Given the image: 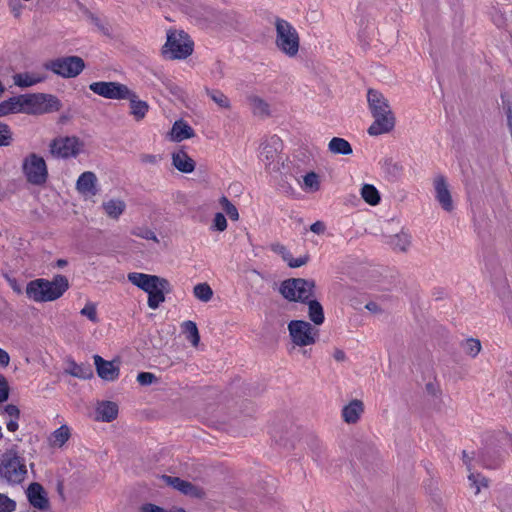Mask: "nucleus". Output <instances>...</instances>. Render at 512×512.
Returning a JSON list of instances; mask_svg holds the SVG:
<instances>
[{
	"label": "nucleus",
	"mask_w": 512,
	"mask_h": 512,
	"mask_svg": "<svg viewBox=\"0 0 512 512\" xmlns=\"http://www.w3.org/2000/svg\"><path fill=\"white\" fill-rule=\"evenodd\" d=\"M247 101L255 116L266 117L270 114L269 104L259 96L251 95Z\"/></svg>",
	"instance_id": "29"
},
{
	"label": "nucleus",
	"mask_w": 512,
	"mask_h": 512,
	"mask_svg": "<svg viewBox=\"0 0 512 512\" xmlns=\"http://www.w3.org/2000/svg\"><path fill=\"white\" fill-rule=\"evenodd\" d=\"M309 308V318L315 325H321L324 320V311L322 305L316 301L315 299H309L308 301Z\"/></svg>",
	"instance_id": "33"
},
{
	"label": "nucleus",
	"mask_w": 512,
	"mask_h": 512,
	"mask_svg": "<svg viewBox=\"0 0 512 512\" xmlns=\"http://www.w3.org/2000/svg\"><path fill=\"white\" fill-rule=\"evenodd\" d=\"M193 294L198 300L209 302L213 297V290L207 283H199L194 286Z\"/></svg>",
	"instance_id": "38"
},
{
	"label": "nucleus",
	"mask_w": 512,
	"mask_h": 512,
	"mask_svg": "<svg viewBox=\"0 0 512 512\" xmlns=\"http://www.w3.org/2000/svg\"><path fill=\"white\" fill-rule=\"evenodd\" d=\"M10 387L5 376L0 374V403H3L9 398Z\"/></svg>",
	"instance_id": "52"
},
{
	"label": "nucleus",
	"mask_w": 512,
	"mask_h": 512,
	"mask_svg": "<svg viewBox=\"0 0 512 512\" xmlns=\"http://www.w3.org/2000/svg\"><path fill=\"white\" fill-rule=\"evenodd\" d=\"M127 279L130 283L147 294H151L160 288H169L170 286L168 280L165 278L140 272L128 273Z\"/></svg>",
	"instance_id": "13"
},
{
	"label": "nucleus",
	"mask_w": 512,
	"mask_h": 512,
	"mask_svg": "<svg viewBox=\"0 0 512 512\" xmlns=\"http://www.w3.org/2000/svg\"><path fill=\"white\" fill-rule=\"evenodd\" d=\"M206 94L220 108H230L229 98L220 90L206 88Z\"/></svg>",
	"instance_id": "37"
},
{
	"label": "nucleus",
	"mask_w": 512,
	"mask_h": 512,
	"mask_svg": "<svg viewBox=\"0 0 512 512\" xmlns=\"http://www.w3.org/2000/svg\"><path fill=\"white\" fill-rule=\"evenodd\" d=\"M10 363L9 354L2 348H0V365L2 367H7Z\"/></svg>",
	"instance_id": "58"
},
{
	"label": "nucleus",
	"mask_w": 512,
	"mask_h": 512,
	"mask_svg": "<svg viewBox=\"0 0 512 512\" xmlns=\"http://www.w3.org/2000/svg\"><path fill=\"white\" fill-rule=\"evenodd\" d=\"M470 486L474 489V494L478 495L482 488L488 487V479L478 473H470L468 476Z\"/></svg>",
	"instance_id": "40"
},
{
	"label": "nucleus",
	"mask_w": 512,
	"mask_h": 512,
	"mask_svg": "<svg viewBox=\"0 0 512 512\" xmlns=\"http://www.w3.org/2000/svg\"><path fill=\"white\" fill-rule=\"evenodd\" d=\"M219 203L231 220L237 221L239 219V213L237 208L235 207L234 204L231 203V201L227 197L222 196L219 200Z\"/></svg>",
	"instance_id": "46"
},
{
	"label": "nucleus",
	"mask_w": 512,
	"mask_h": 512,
	"mask_svg": "<svg viewBox=\"0 0 512 512\" xmlns=\"http://www.w3.org/2000/svg\"><path fill=\"white\" fill-rule=\"evenodd\" d=\"M84 150V143L76 136H60L49 144V153L57 159L76 158Z\"/></svg>",
	"instance_id": "7"
},
{
	"label": "nucleus",
	"mask_w": 512,
	"mask_h": 512,
	"mask_svg": "<svg viewBox=\"0 0 512 512\" xmlns=\"http://www.w3.org/2000/svg\"><path fill=\"white\" fill-rule=\"evenodd\" d=\"M172 164L182 173H191L195 169L194 160L183 150H178L172 154Z\"/></svg>",
	"instance_id": "22"
},
{
	"label": "nucleus",
	"mask_w": 512,
	"mask_h": 512,
	"mask_svg": "<svg viewBox=\"0 0 512 512\" xmlns=\"http://www.w3.org/2000/svg\"><path fill=\"white\" fill-rule=\"evenodd\" d=\"M433 187L435 192V199L439 205L447 212H451L454 209V204L449 190L447 178L438 174L433 179Z\"/></svg>",
	"instance_id": "14"
},
{
	"label": "nucleus",
	"mask_w": 512,
	"mask_h": 512,
	"mask_svg": "<svg viewBox=\"0 0 512 512\" xmlns=\"http://www.w3.org/2000/svg\"><path fill=\"white\" fill-rule=\"evenodd\" d=\"M132 234L146 240H153L155 242H158L156 234L148 228H135L132 231Z\"/></svg>",
	"instance_id": "51"
},
{
	"label": "nucleus",
	"mask_w": 512,
	"mask_h": 512,
	"mask_svg": "<svg viewBox=\"0 0 512 512\" xmlns=\"http://www.w3.org/2000/svg\"><path fill=\"white\" fill-rule=\"evenodd\" d=\"M194 131L191 126H189L184 121H176L171 129L170 138L172 141L181 142L185 139H189L193 137Z\"/></svg>",
	"instance_id": "27"
},
{
	"label": "nucleus",
	"mask_w": 512,
	"mask_h": 512,
	"mask_svg": "<svg viewBox=\"0 0 512 512\" xmlns=\"http://www.w3.org/2000/svg\"><path fill=\"white\" fill-rule=\"evenodd\" d=\"M310 230L315 234L321 235L325 232L326 225L322 221H316L310 226Z\"/></svg>",
	"instance_id": "56"
},
{
	"label": "nucleus",
	"mask_w": 512,
	"mask_h": 512,
	"mask_svg": "<svg viewBox=\"0 0 512 512\" xmlns=\"http://www.w3.org/2000/svg\"><path fill=\"white\" fill-rule=\"evenodd\" d=\"M315 282L302 278L288 279L282 282L280 293L289 301L306 302L314 297Z\"/></svg>",
	"instance_id": "6"
},
{
	"label": "nucleus",
	"mask_w": 512,
	"mask_h": 512,
	"mask_svg": "<svg viewBox=\"0 0 512 512\" xmlns=\"http://www.w3.org/2000/svg\"><path fill=\"white\" fill-rule=\"evenodd\" d=\"M8 114H12V113L9 109V106H8L6 100H5L0 103V117L6 116Z\"/></svg>",
	"instance_id": "61"
},
{
	"label": "nucleus",
	"mask_w": 512,
	"mask_h": 512,
	"mask_svg": "<svg viewBox=\"0 0 512 512\" xmlns=\"http://www.w3.org/2000/svg\"><path fill=\"white\" fill-rule=\"evenodd\" d=\"M507 124H508L509 130H510L511 136H512V110L511 109H509L508 113H507Z\"/></svg>",
	"instance_id": "64"
},
{
	"label": "nucleus",
	"mask_w": 512,
	"mask_h": 512,
	"mask_svg": "<svg viewBox=\"0 0 512 512\" xmlns=\"http://www.w3.org/2000/svg\"><path fill=\"white\" fill-rule=\"evenodd\" d=\"M89 89L96 95L110 100H124L132 96V90L127 85L116 81L92 82Z\"/></svg>",
	"instance_id": "11"
},
{
	"label": "nucleus",
	"mask_w": 512,
	"mask_h": 512,
	"mask_svg": "<svg viewBox=\"0 0 512 512\" xmlns=\"http://www.w3.org/2000/svg\"><path fill=\"white\" fill-rule=\"evenodd\" d=\"M366 309L372 313H379L381 311L380 307L375 302H369L366 304Z\"/></svg>",
	"instance_id": "62"
},
{
	"label": "nucleus",
	"mask_w": 512,
	"mask_h": 512,
	"mask_svg": "<svg viewBox=\"0 0 512 512\" xmlns=\"http://www.w3.org/2000/svg\"><path fill=\"white\" fill-rule=\"evenodd\" d=\"M12 141V133L7 124L0 122V146H8Z\"/></svg>",
	"instance_id": "49"
},
{
	"label": "nucleus",
	"mask_w": 512,
	"mask_h": 512,
	"mask_svg": "<svg viewBox=\"0 0 512 512\" xmlns=\"http://www.w3.org/2000/svg\"><path fill=\"white\" fill-rule=\"evenodd\" d=\"M503 454L500 452H491L485 448L477 454V461L486 468L495 469L500 466L503 461Z\"/></svg>",
	"instance_id": "25"
},
{
	"label": "nucleus",
	"mask_w": 512,
	"mask_h": 512,
	"mask_svg": "<svg viewBox=\"0 0 512 512\" xmlns=\"http://www.w3.org/2000/svg\"><path fill=\"white\" fill-rule=\"evenodd\" d=\"M65 372L71 376L87 379L92 376V370L85 365H79L74 361H69Z\"/></svg>",
	"instance_id": "34"
},
{
	"label": "nucleus",
	"mask_w": 512,
	"mask_h": 512,
	"mask_svg": "<svg viewBox=\"0 0 512 512\" xmlns=\"http://www.w3.org/2000/svg\"><path fill=\"white\" fill-rule=\"evenodd\" d=\"M157 380V377L150 372H141L137 375V381L140 385H151Z\"/></svg>",
	"instance_id": "53"
},
{
	"label": "nucleus",
	"mask_w": 512,
	"mask_h": 512,
	"mask_svg": "<svg viewBox=\"0 0 512 512\" xmlns=\"http://www.w3.org/2000/svg\"><path fill=\"white\" fill-rule=\"evenodd\" d=\"M272 250L281 255L283 260L286 262V260H290V252L287 250V248L281 244H275L272 246Z\"/></svg>",
	"instance_id": "55"
},
{
	"label": "nucleus",
	"mask_w": 512,
	"mask_h": 512,
	"mask_svg": "<svg viewBox=\"0 0 512 512\" xmlns=\"http://www.w3.org/2000/svg\"><path fill=\"white\" fill-rule=\"evenodd\" d=\"M101 208L108 218L118 220L126 210V203L121 198H109L102 202Z\"/></svg>",
	"instance_id": "20"
},
{
	"label": "nucleus",
	"mask_w": 512,
	"mask_h": 512,
	"mask_svg": "<svg viewBox=\"0 0 512 512\" xmlns=\"http://www.w3.org/2000/svg\"><path fill=\"white\" fill-rule=\"evenodd\" d=\"M367 102L371 115L374 118L367 132L370 136H379L391 132L396 123V118L391 110L388 100L377 90L369 89Z\"/></svg>",
	"instance_id": "1"
},
{
	"label": "nucleus",
	"mask_w": 512,
	"mask_h": 512,
	"mask_svg": "<svg viewBox=\"0 0 512 512\" xmlns=\"http://www.w3.org/2000/svg\"><path fill=\"white\" fill-rule=\"evenodd\" d=\"M364 412V404L361 400L354 399L342 408L341 416L345 423H357Z\"/></svg>",
	"instance_id": "19"
},
{
	"label": "nucleus",
	"mask_w": 512,
	"mask_h": 512,
	"mask_svg": "<svg viewBox=\"0 0 512 512\" xmlns=\"http://www.w3.org/2000/svg\"><path fill=\"white\" fill-rule=\"evenodd\" d=\"M16 509V502L7 495L0 493V512H13Z\"/></svg>",
	"instance_id": "48"
},
{
	"label": "nucleus",
	"mask_w": 512,
	"mask_h": 512,
	"mask_svg": "<svg viewBox=\"0 0 512 512\" xmlns=\"http://www.w3.org/2000/svg\"><path fill=\"white\" fill-rule=\"evenodd\" d=\"M130 104V114L136 121H141L145 118L149 110V105L146 101L140 100L135 92L132 91V96L126 98Z\"/></svg>",
	"instance_id": "24"
},
{
	"label": "nucleus",
	"mask_w": 512,
	"mask_h": 512,
	"mask_svg": "<svg viewBox=\"0 0 512 512\" xmlns=\"http://www.w3.org/2000/svg\"><path fill=\"white\" fill-rule=\"evenodd\" d=\"M26 496L30 505L35 509H38L41 512H45L50 509L48 492L40 483L33 482L29 484L26 489Z\"/></svg>",
	"instance_id": "15"
},
{
	"label": "nucleus",
	"mask_w": 512,
	"mask_h": 512,
	"mask_svg": "<svg viewBox=\"0 0 512 512\" xmlns=\"http://www.w3.org/2000/svg\"><path fill=\"white\" fill-rule=\"evenodd\" d=\"M302 189L306 192H316L320 188L319 177L316 173L310 172L303 177Z\"/></svg>",
	"instance_id": "39"
},
{
	"label": "nucleus",
	"mask_w": 512,
	"mask_h": 512,
	"mask_svg": "<svg viewBox=\"0 0 512 512\" xmlns=\"http://www.w3.org/2000/svg\"><path fill=\"white\" fill-rule=\"evenodd\" d=\"M83 317L89 319L92 323H98L99 317L97 313V304L92 301H87L85 306L80 310Z\"/></svg>",
	"instance_id": "45"
},
{
	"label": "nucleus",
	"mask_w": 512,
	"mask_h": 512,
	"mask_svg": "<svg viewBox=\"0 0 512 512\" xmlns=\"http://www.w3.org/2000/svg\"><path fill=\"white\" fill-rule=\"evenodd\" d=\"M43 103V93L26 95V113L45 114Z\"/></svg>",
	"instance_id": "28"
},
{
	"label": "nucleus",
	"mask_w": 512,
	"mask_h": 512,
	"mask_svg": "<svg viewBox=\"0 0 512 512\" xmlns=\"http://www.w3.org/2000/svg\"><path fill=\"white\" fill-rule=\"evenodd\" d=\"M43 100H44L43 106H44L45 113L57 112L62 107L60 100L52 94L43 93Z\"/></svg>",
	"instance_id": "44"
},
{
	"label": "nucleus",
	"mask_w": 512,
	"mask_h": 512,
	"mask_svg": "<svg viewBox=\"0 0 512 512\" xmlns=\"http://www.w3.org/2000/svg\"><path fill=\"white\" fill-rule=\"evenodd\" d=\"M69 288L68 279L55 275L52 280L38 278L26 286V295L35 302H51L59 299Z\"/></svg>",
	"instance_id": "3"
},
{
	"label": "nucleus",
	"mask_w": 512,
	"mask_h": 512,
	"mask_svg": "<svg viewBox=\"0 0 512 512\" xmlns=\"http://www.w3.org/2000/svg\"><path fill=\"white\" fill-rule=\"evenodd\" d=\"M97 419L104 422H111L117 418L118 405L112 401H104L96 408Z\"/></svg>",
	"instance_id": "26"
},
{
	"label": "nucleus",
	"mask_w": 512,
	"mask_h": 512,
	"mask_svg": "<svg viewBox=\"0 0 512 512\" xmlns=\"http://www.w3.org/2000/svg\"><path fill=\"white\" fill-rule=\"evenodd\" d=\"M461 346L464 353L473 358L476 357L481 351V343L478 339H466Z\"/></svg>",
	"instance_id": "43"
},
{
	"label": "nucleus",
	"mask_w": 512,
	"mask_h": 512,
	"mask_svg": "<svg viewBox=\"0 0 512 512\" xmlns=\"http://www.w3.org/2000/svg\"><path fill=\"white\" fill-rule=\"evenodd\" d=\"M167 484L182 492L185 495L193 496L200 498L203 495V492L200 488L194 486L192 483L182 480L178 477L165 476L164 477Z\"/></svg>",
	"instance_id": "21"
},
{
	"label": "nucleus",
	"mask_w": 512,
	"mask_h": 512,
	"mask_svg": "<svg viewBox=\"0 0 512 512\" xmlns=\"http://www.w3.org/2000/svg\"><path fill=\"white\" fill-rule=\"evenodd\" d=\"M276 47L286 56L293 58L298 54L300 39L297 30L282 18L275 19Z\"/></svg>",
	"instance_id": "4"
},
{
	"label": "nucleus",
	"mask_w": 512,
	"mask_h": 512,
	"mask_svg": "<svg viewBox=\"0 0 512 512\" xmlns=\"http://www.w3.org/2000/svg\"><path fill=\"white\" fill-rule=\"evenodd\" d=\"M94 364L100 378L105 381H114L119 377V367L112 361H106L101 356H94Z\"/></svg>",
	"instance_id": "17"
},
{
	"label": "nucleus",
	"mask_w": 512,
	"mask_h": 512,
	"mask_svg": "<svg viewBox=\"0 0 512 512\" xmlns=\"http://www.w3.org/2000/svg\"><path fill=\"white\" fill-rule=\"evenodd\" d=\"M46 77L39 73L22 72L13 75V83L20 88H28L43 82Z\"/></svg>",
	"instance_id": "23"
},
{
	"label": "nucleus",
	"mask_w": 512,
	"mask_h": 512,
	"mask_svg": "<svg viewBox=\"0 0 512 512\" xmlns=\"http://www.w3.org/2000/svg\"><path fill=\"white\" fill-rule=\"evenodd\" d=\"M193 52V42L184 31H170L162 48L166 59H185Z\"/></svg>",
	"instance_id": "5"
},
{
	"label": "nucleus",
	"mask_w": 512,
	"mask_h": 512,
	"mask_svg": "<svg viewBox=\"0 0 512 512\" xmlns=\"http://www.w3.org/2000/svg\"><path fill=\"white\" fill-rule=\"evenodd\" d=\"M77 191L84 196H95L98 192L97 177L94 172H83L76 181Z\"/></svg>",
	"instance_id": "16"
},
{
	"label": "nucleus",
	"mask_w": 512,
	"mask_h": 512,
	"mask_svg": "<svg viewBox=\"0 0 512 512\" xmlns=\"http://www.w3.org/2000/svg\"><path fill=\"white\" fill-rule=\"evenodd\" d=\"M183 331L186 333V338L193 346H197L200 342V335L197 325L193 321H185L182 324Z\"/></svg>",
	"instance_id": "36"
},
{
	"label": "nucleus",
	"mask_w": 512,
	"mask_h": 512,
	"mask_svg": "<svg viewBox=\"0 0 512 512\" xmlns=\"http://www.w3.org/2000/svg\"><path fill=\"white\" fill-rule=\"evenodd\" d=\"M6 102L11 113H26V95L11 97Z\"/></svg>",
	"instance_id": "41"
},
{
	"label": "nucleus",
	"mask_w": 512,
	"mask_h": 512,
	"mask_svg": "<svg viewBox=\"0 0 512 512\" xmlns=\"http://www.w3.org/2000/svg\"><path fill=\"white\" fill-rule=\"evenodd\" d=\"M469 455L466 451H463V461L466 464L468 470H471L472 463L471 461L474 459V452Z\"/></svg>",
	"instance_id": "60"
},
{
	"label": "nucleus",
	"mask_w": 512,
	"mask_h": 512,
	"mask_svg": "<svg viewBox=\"0 0 512 512\" xmlns=\"http://www.w3.org/2000/svg\"><path fill=\"white\" fill-rule=\"evenodd\" d=\"M16 442L9 441L4 452L0 456V477L11 484H19L27 476L26 459L24 450L19 446L20 438Z\"/></svg>",
	"instance_id": "2"
},
{
	"label": "nucleus",
	"mask_w": 512,
	"mask_h": 512,
	"mask_svg": "<svg viewBox=\"0 0 512 512\" xmlns=\"http://www.w3.org/2000/svg\"><path fill=\"white\" fill-rule=\"evenodd\" d=\"M227 228V220L224 214L216 213L211 225V230L223 232Z\"/></svg>",
	"instance_id": "50"
},
{
	"label": "nucleus",
	"mask_w": 512,
	"mask_h": 512,
	"mask_svg": "<svg viewBox=\"0 0 512 512\" xmlns=\"http://www.w3.org/2000/svg\"><path fill=\"white\" fill-rule=\"evenodd\" d=\"M0 416H2L8 432L14 433L19 429L21 412L16 405L6 404L1 407Z\"/></svg>",
	"instance_id": "18"
},
{
	"label": "nucleus",
	"mask_w": 512,
	"mask_h": 512,
	"mask_svg": "<svg viewBox=\"0 0 512 512\" xmlns=\"http://www.w3.org/2000/svg\"><path fill=\"white\" fill-rule=\"evenodd\" d=\"M140 160L142 163L154 165L159 162V157L153 154H143L141 155Z\"/></svg>",
	"instance_id": "57"
},
{
	"label": "nucleus",
	"mask_w": 512,
	"mask_h": 512,
	"mask_svg": "<svg viewBox=\"0 0 512 512\" xmlns=\"http://www.w3.org/2000/svg\"><path fill=\"white\" fill-rule=\"evenodd\" d=\"M139 510L140 512H186V510L181 507H172L171 509L166 510L153 503H145L141 505Z\"/></svg>",
	"instance_id": "47"
},
{
	"label": "nucleus",
	"mask_w": 512,
	"mask_h": 512,
	"mask_svg": "<svg viewBox=\"0 0 512 512\" xmlns=\"http://www.w3.org/2000/svg\"><path fill=\"white\" fill-rule=\"evenodd\" d=\"M22 170L27 181L33 185H42L48 178V169L44 158L35 153L24 158Z\"/></svg>",
	"instance_id": "8"
},
{
	"label": "nucleus",
	"mask_w": 512,
	"mask_h": 512,
	"mask_svg": "<svg viewBox=\"0 0 512 512\" xmlns=\"http://www.w3.org/2000/svg\"><path fill=\"white\" fill-rule=\"evenodd\" d=\"M328 149L333 154L350 155L352 154V146L344 138L333 137L328 143Z\"/></svg>",
	"instance_id": "30"
},
{
	"label": "nucleus",
	"mask_w": 512,
	"mask_h": 512,
	"mask_svg": "<svg viewBox=\"0 0 512 512\" xmlns=\"http://www.w3.org/2000/svg\"><path fill=\"white\" fill-rule=\"evenodd\" d=\"M45 68L63 78H74L83 71L85 63L78 56H67L49 61Z\"/></svg>",
	"instance_id": "10"
},
{
	"label": "nucleus",
	"mask_w": 512,
	"mask_h": 512,
	"mask_svg": "<svg viewBox=\"0 0 512 512\" xmlns=\"http://www.w3.org/2000/svg\"><path fill=\"white\" fill-rule=\"evenodd\" d=\"M360 195L371 206L378 205L381 200L379 191L372 184H364L360 189Z\"/></svg>",
	"instance_id": "32"
},
{
	"label": "nucleus",
	"mask_w": 512,
	"mask_h": 512,
	"mask_svg": "<svg viewBox=\"0 0 512 512\" xmlns=\"http://www.w3.org/2000/svg\"><path fill=\"white\" fill-rule=\"evenodd\" d=\"M9 284L14 292H16L17 294L22 293V288L15 279H9Z\"/></svg>",
	"instance_id": "63"
},
{
	"label": "nucleus",
	"mask_w": 512,
	"mask_h": 512,
	"mask_svg": "<svg viewBox=\"0 0 512 512\" xmlns=\"http://www.w3.org/2000/svg\"><path fill=\"white\" fill-rule=\"evenodd\" d=\"M169 288H160L159 290L148 294V307L155 310L165 301V292H168Z\"/></svg>",
	"instance_id": "42"
},
{
	"label": "nucleus",
	"mask_w": 512,
	"mask_h": 512,
	"mask_svg": "<svg viewBox=\"0 0 512 512\" xmlns=\"http://www.w3.org/2000/svg\"><path fill=\"white\" fill-rule=\"evenodd\" d=\"M388 243L395 250L405 251L410 245V236L405 232H400L390 236Z\"/></svg>",
	"instance_id": "35"
},
{
	"label": "nucleus",
	"mask_w": 512,
	"mask_h": 512,
	"mask_svg": "<svg viewBox=\"0 0 512 512\" xmlns=\"http://www.w3.org/2000/svg\"><path fill=\"white\" fill-rule=\"evenodd\" d=\"M288 331L292 342L300 347L315 344L319 335V330L304 320L290 321Z\"/></svg>",
	"instance_id": "9"
},
{
	"label": "nucleus",
	"mask_w": 512,
	"mask_h": 512,
	"mask_svg": "<svg viewBox=\"0 0 512 512\" xmlns=\"http://www.w3.org/2000/svg\"><path fill=\"white\" fill-rule=\"evenodd\" d=\"M281 139L273 135L264 140L260 145L259 159L268 170H277L280 163Z\"/></svg>",
	"instance_id": "12"
},
{
	"label": "nucleus",
	"mask_w": 512,
	"mask_h": 512,
	"mask_svg": "<svg viewBox=\"0 0 512 512\" xmlns=\"http://www.w3.org/2000/svg\"><path fill=\"white\" fill-rule=\"evenodd\" d=\"M308 261V256H302L299 258H293L292 254H290V260H286L287 264L291 268H298L305 265Z\"/></svg>",
	"instance_id": "54"
},
{
	"label": "nucleus",
	"mask_w": 512,
	"mask_h": 512,
	"mask_svg": "<svg viewBox=\"0 0 512 512\" xmlns=\"http://www.w3.org/2000/svg\"><path fill=\"white\" fill-rule=\"evenodd\" d=\"M333 358L337 362H343L346 359L345 352L341 349H335L333 352Z\"/></svg>",
	"instance_id": "59"
},
{
	"label": "nucleus",
	"mask_w": 512,
	"mask_h": 512,
	"mask_svg": "<svg viewBox=\"0 0 512 512\" xmlns=\"http://www.w3.org/2000/svg\"><path fill=\"white\" fill-rule=\"evenodd\" d=\"M71 432L67 425H62L56 429L49 437V444L52 447H62L70 438Z\"/></svg>",
	"instance_id": "31"
}]
</instances>
